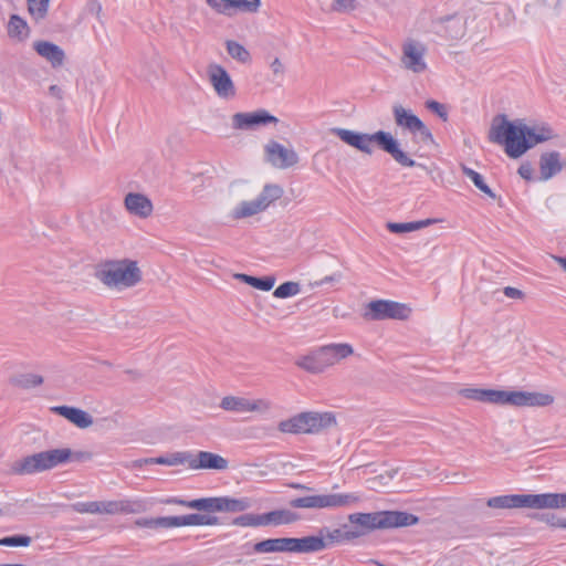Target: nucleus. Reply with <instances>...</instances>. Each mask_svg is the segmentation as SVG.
I'll use <instances>...</instances> for the list:
<instances>
[{
    "instance_id": "obj_56",
    "label": "nucleus",
    "mask_w": 566,
    "mask_h": 566,
    "mask_svg": "<svg viewBox=\"0 0 566 566\" xmlns=\"http://www.w3.org/2000/svg\"><path fill=\"white\" fill-rule=\"evenodd\" d=\"M518 174L522 178L526 180H532L533 178V167L531 164H522L518 168Z\"/></svg>"
},
{
    "instance_id": "obj_41",
    "label": "nucleus",
    "mask_w": 566,
    "mask_h": 566,
    "mask_svg": "<svg viewBox=\"0 0 566 566\" xmlns=\"http://www.w3.org/2000/svg\"><path fill=\"white\" fill-rule=\"evenodd\" d=\"M319 537L325 538V543H327V547L335 543L347 542L345 539L346 528H335L333 531L327 527H323L318 531Z\"/></svg>"
},
{
    "instance_id": "obj_42",
    "label": "nucleus",
    "mask_w": 566,
    "mask_h": 566,
    "mask_svg": "<svg viewBox=\"0 0 566 566\" xmlns=\"http://www.w3.org/2000/svg\"><path fill=\"white\" fill-rule=\"evenodd\" d=\"M301 292V285L297 282H284L279 285L274 292L273 296L277 298H286L292 297Z\"/></svg>"
},
{
    "instance_id": "obj_17",
    "label": "nucleus",
    "mask_w": 566,
    "mask_h": 566,
    "mask_svg": "<svg viewBox=\"0 0 566 566\" xmlns=\"http://www.w3.org/2000/svg\"><path fill=\"white\" fill-rule=\"evenodd\" d=\"M279 119L266 109H258L251 113H235L232 116V127L240 130L254 129L261 125L276 124Z\"/></svg>"
},
{
    "instance_id": "obj_2",
    "label": "nucleus",
    "mask_w": 566,
    "mask_h": 566,
    "mask_svg": "<svg viewBox=\"0 0 566 566\" xmlns=\"http://www.w3.org/2000/svg\"><path fill=\"white\" fill-rule=\"evenodd\" d=\"M348 521L350 526H343V528H346L345 539L347 542H353L376 530L415 525L418 523L419 518L407 512L379 511L373 513H352L348 515Z\"/></svg>"
},
{
    "instance_id": "obj_26",
    "label": "nucleus",
    "mask_w": 566,
    "mask_h": 566,
    "mask_svg": "<svg viewBox=\"0 0 566 566\" xmlns=\"http://www.w3.org/2000/svg\"><path fill=\"white\" fill-rule=\"evenodd\" d=\"M172 527L192 525H217L219 518L214 515L192 513L181 516H171Z\"/></svg>"
},
{
    "instance_id": "obj_40",
    "label": "nucleus",
    "mask_w": 566,
    "mask_h": 566,
    "mask_svg": "<svg viewBox=\"0 0 566 566\" xmlns=\"http://www.w3.org/2000/svg\"><path fill=\"white\" fill-rule=\"evenodd\" d=\"M146 510L143 500H118V514H138Z\"/></svg>"
},
{
    "instance_id": "obj_30",
    "label": "nucleus",
    "mask_w": 566,
    "mask_h": 566,
    "mask_svg": "<svg viewBox=\"0 0 566 566\" xmlns=\"http://www.w3.org/2000/svg\"><path fill=\"white\" fill-rule=\"evenodd\" d=\"M252 502L249 497L220 496L219 512L239 513L249 510Z\"/></svg>"
},
{
    "instance_id": "obj_50",
    "label": "nucleus",
    "mask_w": 566,
    "mask_h": 566,
    "mask_svg": "<svg viewBox=\"0 0 566 566\" xmlns=\"http://www.w3.org/2000/svg\"><path fill=\"white\" fill-rule=\"evenodd\" d=\"M73 507L78 513L101 514L99 501L80 502Z\"/></svg>"
},
{
    "instance_id": "obj_22",
    "label": "nucleus",
    "mask_w": 566,
    "mask_h": 566,
    "mask_svg": "<svg viewBox=\"0 0 566 566\" xmlns=\"http://www.w3.org/2000/svg\"><path fill=\"white\" fill-rule=\"evenodd\" d=\"M51 412L67 419L71 423L81 429H86L93 424V418L86 411L71 406H54L50 408Z\"/></svg>"
},
{
    "instance_id": "obj_28",
    "label": "nucleus",
    "mask_w": 566,
    "mask_h": 566,
    "mask_svg": "<svg viewBox=\"0 0 566 566\" xmlns=\"http://www.w3.org/2000/svg\"><path fill=\"white\" fill-rule=\"evenodd\" d=\"M169 503H176L179 505L187 506L192 510L205 511V512H219L220 496L218 497H202L191 501L174 499L168 501Z\"/></svg>"
},
{
    "instance_id": "obj_35",
    "label": "nucleus",
    "mask_w": 566,
    "mask_h": 566,
    "mask_svg": "<svg viewBox=\"0 0 566 566\" xmlns=\"http://www.w3.org/2000/svg\"><path fill=\"white\" fill-rule=\"evenodd\" d=\"M436 222H437L436 219H424V220H420V221L403 222V223L389 222L387 224V228L392 233H405V232L420 230V229L429 227Z\"/></svg>"
},
{
    "instance_id": "obj_23",
    "label": "nucleus",
    "mask_w": 566,
    "mask_h": 566,
    "mask_svg": "<svg viewBox=\"0 0 566 566\" xmlns=\"http://www.w3.org/2000/svg\"><path fill=\"white\" fill-rule=\"evenodd\" d=\"M565 169L564 163L560 160V154L556 150L543 153L539 157V179L546 181L562 169Z\"/></svg>"
},
{
    "instance_id": "obj_20",
    "label": "nucleus",
    "mask_w": 566,
    "mask_h": 566,
    "mask_svg": "<svg viewBox=\"0 0 566 566\" xmlns=\"http://www.w3.org/2000/svg\"><path fill=\"white\" fill-rule=\"evenodd\" d=\"M289 553H316L322 552L327 548V543H325L324 537L315 536H305L302 538L289 537Z\"/></svg>"
},
{
    "instance_id": "obj_51",
    "label": "nucleus",
    "mask_w": 566,
    "mask_h": 566,
    "mask_svg": "<svg viewBox=\"0 0 566 566\" xmlns=\"http://www.w3.org/2000/svg\"><path fill=\"white\" fill-rule=\"evenodd\" d=\"M355 0H335L332 9L336 12H349L355 9Z\"/></svg>"
},
{
    "instance_id": "obj_31",
    "label": "nucleus",
    "mask_w": 566,
    "mask_h": 566,
    "mask_svg": "<svg viewBox=\"0 0 566 566\" xmlns=\"http://www.w3.org/2000/svg\"><path fill=\"white\" fill-rule=\"evenodd\" d=\"M44 379L41 375L33 373L17 374L10 377L9 382L13 387L20 389H31L43 384Z\"/></svg>"
},
{
    "instance_id": "obj_54",
    "label": "nucleus",
    "mask_w": 566,
    "mask_h": 566,
    "mask_svg": "<svg viewBox=\"0 0 566 566\" xmlns=\"http://www.w3.org/2000/svg\"><path fill=\"white\" fill-rule=\"evenodd\" d=\"M93 458V453L90 451H73L71 450L70 462H85Z\"/></svg>"
},
{
    "instance_id": "obj_24",
    "label": "nucleus",
    "mask_w": 566,
    "mask_h": 566,
    "mask_svg": "<svg viewBox=\"0 0 566 566\" xmlns=\"http://www.w3.org/2000/svg\"><path fill=\"white\" fill-rule=\"evenodd\" d=\"M436 24L438 32H443L451 40L460 39L465 33V21L458 14L439 19Z\"/></svg>"
},
{
    "instance_id": "obj_6",
    "label": "nucleus",
    "mask_w": 566,
    "mask_h": 566,
    "mask_svg": "<svg viewBox=\"0 0 566 566\" xmlns=\"http://www.w3.org/2000/svg\"><path fill=\"white\" fill-rule=\"evenodd\" d=\"M486 504L492 509L566 510V493L499 495L490 497Z\"/></svg>"
},
{
    "instance_id": "obj_10",
    "label": "nucleus",
    "mask_w": 566,
    "mask_h": 566,
    "mask_svg": "<svg viewBox=\"0 0 566 566\" xmlns=\"http://www.w3.org/2000/svg\"><path fill=\"white\" fill-rule=\"evenodd\" d=\"M284 193L281 186L266 184L258 198L239 202L230 212L232 220H241L265 211L271 203L279 200Z\"/></svg>"
},
{
    "instance_id": "obj_5",
    "label": "nucleus",
    "mask_w": 566,
    "mask_h": 566,
    "mask_svg": "<svg viewBox=\"0 0 566 566\" xmlns=\"http://www.w3.org/2000/svg\"><path fill=\"white\" fill-rule=\"evenodd\" d=\"M95 277L109 289H128L142 281V271L136 261L129 259L107 260L95 271Z\"/></svg>"
},
{
    "instance_id": "obj_14",
    "label": "nucleus",
    "mask_w": 566,
    "mask_h": 566,
    "mask_svg": "<svg viewBox=\"0 0 566 566\" xmlns=\"http://www.w3.org/2000/svg\"><path fill=\"white\" fill-rule=\"evenodd\" d=\"M395 122L397 126L408 129L410 133H419L422 142H432L433 136L430 129L423 124V122L412 114L411 112L403 108L401 105H395L392 108Z\"/></svg>"
},
{
    "instance_id": "obj_7",
    "label": "nucleus",
    "mask_w": 566,
    "mask_h": 566,
    "mask_svg": "<svg viewBox=\"0 0 566 566\" xmlns=\"http://www.w3.org/2000/svg\"><path fill=\"white\" fill-rule=\"evenodd\" d=\"M71 449H51L14 461L10 467V473L14 475H30L48 471L57 465L70 462Z\"/></svg>"
},
{
    "instance_id": "obj_8",
    "label": "nucleus",
    "mask_w": 566,
    "mask_h": 566,
    "mask_svg": "<svg viewBox=\"0 0 566 566\" xmlns=\"http://www.w3.org/2000/svg\"><path fill=\"white\" fill-rule=\"evenodd\" d=\"M353 354L354 348L350 344L333 343L324 345L313 354L302 357L297 361V366L308 373L319 374L328 367H332L340 360L352 356Z\"/></svg>"
},
{
    "instance_id": "obj_47",
    "label": "nucleus",
    "mask_w": 566,
    "mask_h": 566,
    "mask_svg": "<svg viewBox=\"0 0 566 566\" xmlns=\"http://www.w3.org/2000/svg\"><path fill=\"white\" fill-rule=\"evenodd\" d=\"M32 538L28 535H13L0 538V546H29Z\"/></svg>"
},
{
    "instance_id": "obj_37",
    "label": "nucleus",
    "mask_w": 566,
    "mask_h": 566,
    "mask_svg": "<svg viewBox=\"0 0 566 566\" xmlns=\"http://www.w3.org/2000/svg\"><path fill=\"white\" fill-rule=\"evenodd\" d=\"M226 49L228 54L235 61L248 64L251 62L250 52L239 42L233 40L226 41Z\"/></svg>"
},
{
    "instance_id": "obj_49",
    "label": "nucleus",
    "mask_w": 566,
    "mask_h": 566,
    "mask_svg": "<svg viewBox=\"0 0 566 566\" xmlns=\"http://www.w3.org/2000/svg\"><path fill=\"white\" fill-rule=\"evenodd\" d=\"M218 13L232 17L231 0H206Z\"/></svg>"
},
{
    "instance_id": "obj_18",
    "label": "nucleus",
    "mask_w": 566,
    "mask_h": 566,
    "mask_svg": "<svg viewBox=\"0 0 566 566\" xmlns=\"http://www.w3.org/2000/svg\"><path fill=\"white\" fill-rule=\"evenodd\" d=\"M229 462L223 457L209 451H199L196 455L190 452V469L192 470H218L223 471Z\"/></svg>"
},
{
    "instance_id": "obj_44",
    "label": "nucleus",
    "mask_w": 566,
    "mask_h": 566,
    "mask_svg": "<svg viewBox=\"0 0 566 566\" xmlns=\"http://www.w3.org/2000/svg\"><path fill=\"white\" fill-rule=\"evenodd\" d=\"M233 525L243 527L263 526L262 514H243L232 521Z\"/></svg>"
},
{
    "instance_id": "obj_60",
    "label": "nucleus",
    "mask_w": 566,
    "mask_h": 566,
    "mask_svg": "<svg viewBox=\"0 0 566 566\" xmlns=\"http://www.w3.org/2000/svg\"><path fill=\"white\" fill-rule=\"evenodd\" d=\"M338 279H339V275H327V276L323 277V279L318 282V285H323V284L332 283V282L338 281Z\"/></svg>"
},
{
    "instance_id": "obj_46",
    "label": "nucleus",
    "mask_w": 566,
    "mask_h": 566,
    "mask_svg": "<svg viewBox=\"0 0 566 566\" xmlns=\"http://www.w3.org/2000/svg\"><path fill=\"white\" fill-rule=\"evenodd\" d=\"M533 517L539 522L545 523L546 525L553 528H562L564 517L559 516L555 513H537L534 514Z\"/></svg>"
},
{
    "instance_id": "obj_61",
    "label": "nucleus",
    "mask_w": 566,
    "mask_h": 566,
    "mask_svg": "<svg viewBox=\"0 0 566 566\" xmlns=\"http://www.w3.org/2000/svg\"><path fill=\"white\" fill-rule=\"evenodd\" d=\"M146 460H150V458L139 459L134 461L133 467L134 468H142L143 465H150L151 463L145 462Z\"/></svg>"
},
{
    "instance_id": "obj_57",
    "label": "nucleus",
    "mask_w": 566,
    "mask_h": 566,
    "mask_svg": "<svg viewBox=\"0 0 566 566\" xmlns=\"http://www.w3.org/2000/svg\"><path fill=\"white\" fill-rule=\"evenodd\" d=\"M503 293L510 298H522L524 296V293L521 290L512 286L504 287Z\"/></svg>"
},
{
    "instance_id": "obj_48",
    "label": "nucleus",
    "mask_w": 566,
    "mask_h": 566,
    "mask_svg": "<svg viewBox=\"0 0 566 566\" xmlns=\"http://www.w3.org/2000/svg\"><path fill=\"white\" fill-rule=\"evenodd\" d=\"M426 108L436 114L443 122H447L449 118L448 107L442 103H439L434 99H429L426 102Z\"/></svg>"
},
{
    "instance_id": "obj_59",
    "label": "nucleus",
    "mask_w": 566,
    "mask_h": 566,
    "mask_svg": "<svg viewBox=\"0 0 566 566\" xmlns=\"http://www.w3.org/2000/svg\"><path fill=\"white\" fill-rule=\"evenodd\" d=\"M543 6L553 8L554 10L558 9L560 4V0H538Z\"/></svg>"
},
{
    "instance_id": "obj_16",
    "label": "nucleus",
    "mask_w": 566,
    "mask_h": 566,
    "mask_svg": "<svg viewBox=\"0 0 566 566\" xmlns=\"http://www.w3.org/2000/svg\"><path fill=\"white\" fill-rule=\"evenodd\" d=\"M266 160L275 168L286 169L298 163V155L295 150L289 149L275 140L264 146Z\"/></svg>"
},
{
    "instance_id": "obj_13",
    "label": "nucleus",
    "mask_w": 566,
    "mask_h": 566,
    "mask_svg": "<svg viewBox=\"0 0 566 566\" xmlns=\"http://www.w3.org/2000/svg\"><path fill=\"white\" fill-rule=\"evenodd\" d=\"M209 83L213 87L218 97L222 99H232L235 94V85L228 71L220 64L212 63L207 69Z\"/></svg>"
},
{
    "instance_id": "obj_32",
    "label": "nucleus",
    "mask_w": 566,
    "mask_h": 566,
    "mask_svg": "<svg viewBox=\"0 0 566 566\" xmlns=\"http://www.w3.org/2000/svg\"><path fill=\"white\" fill-rule=\"evenodd\" d=\"M145 462L168 467L188 464V467L190 468V452H174L168 455L150 458V460H146Z\"/></svg>"
},
{
    "instance_id": "obj_39",
    "label": "nucleus",
    "mask_w": 566,
    "mask_h": 566,
    "mask_svg": "<svg viewBox=\"0 0 566 566\" xmlns=\"http://www.w3.org/2000/svg\"><path fill=\"white\" fill-rule=\"evenodd\" d=\"M463 174L471 179V181L474 184V186L480 189L483 193H485L491 199H496L495 193L491 190V188L485 184L484 178L482 175H480L478 171L463 166L462 167Z\"/></svg>"
},
{
    "instance_id": "obj_64",
    "label": "nucleus",
    "mask_w": 566,
    "mask_h": 566,
    "mask_svg": "<svg viewBox=\"0 0 566 566\" xmlns=\"http://www.w3.org/2000/svg\"><path fill=\"white\" fill-rule=\"evenodd\" d=\"M0 566H25L22 564H0Z\"/></svg>"
},
{
    "instance_id": "obj_25",
    "label": "nucleus",
    "mask_w": 566,
    "mask_h": 566,
    "mask_svg": "<svg viewBox=\"0 0 566 566\" xmlns=\"http://www.w3.org/2000/svg\"><path fill=\"white\" fill-rule=\"evenodd\" d=\"M35 52L45 59L53 67H60L64 63V51L56 44L49 41H36L33 44Z\"/></svg>"
},
{
    "instance_id": "obj_3",
    "label": "nucleus",
    "mask_w": 566,
    "mask_h": 566,
    "mask_svg": "<svg viewBox=\"0 0 566 566\" xmlns=\"http://www.w3.org/2000/svg\"><path fill=\"white\" fill-rule=\"evenodd\" d=\"M331 133L337 136L345 144L357 150L371 155L375 143L380 149L388 153L399 165L403 167H415L416 161L411 159L399 146L397 139L388 132L378 130L374 134L359 133L346 128L334 127Z\"/></svg>"
},
{
    "instance_id": "obj_43",
    "label": "nucleus",
    "mask_w": 566,
    "mask_h": 566,
    "mask_svg": "<svg viewBox=\"0 0 566 566\" xmlns=\"http://www.w3.org/2000/svg\"><path fill=\"white\" fill-rule=\"evenodd\" d=\"M260 6V0H231L232 15L235 14L237 11L251 13L258 12Z\"/></svg>"
},
{
    "instance_id": "obj_11",
    "label": "nucleus",
    "mask_w": 566,
    "mask_h": 566,
    "mask_svg": "<svg viewBox=\"0 0 566 566\" xmlns=\"http://www.w3.org/2000/svg\"><path fill=\"white\" fill-rule=\"evenodd\" d=\"M411 310L402 304L389 300H376L366 305L363 317L366 321L407 319Z\"/></svg>"
},
{
    "instance_id": "obj_62",
    "label": "nucleus",
    "mask_w": 566,
    "mask_h": 566,
    "mask_svg": "<svg viewBox=\"0 0 566 566\" xmlns=\"http://www.w3.org/2000/svg\"><path fill=\"white\" fill-rule=\"evenodd\" d=\"M554 260L566 271V256H554Z\"/></svg>"
},
{
    "instance_id": "obj_52",
    "label": "nucleus",
    "mask_w": 566,
    "mask_h": 566,
    "mask_svg": "<svg viewBox=\"0 0 566 566\" xmlns=\"http://www.w3.org/2000/svg\"><path fill=\"white\" fill-rule=\"evenodd\" d=\"M101 514H118V501H99Z\"/></svg>"
},
{
    "instance_id": "obj_1",
    "label": "nucleus",
    "mask_w": 566,
    "mask_h": 566,
    "mask_svg": "<svg viewBox=\"0 0 566 566\" xmlns=\"http://www.w3.org/2000/svg\"><path fill=\"white\" fill-rule=\"evenodd\" d=\"M555 136L547 124L534 127L523 123L515 125L509 122L505 115L494 117L489 130V140L504 146L506 155L511 158H518L530 148Z\"/></svg>"
},
{
    "instance_id": "obj_19",
    "label": "nucleus",
    "mask_w": 566,
    "mask_h": 566,
    "mask_svg": "<svg viewBox=\"0 0 566 566\" xmlns=\"http://www.w3.org/2000/svg\"><path fill=\"white\" fill-rule=\"evenodd\" d=\"M303 415L306 434H318L336 424V418L333 412L306 411Z\"/></svg>"
},
{
    "instance_id": "obj_27",
    "label": "nucleus",
    "mask_w": 566,
    "mask_h": 566,
    "mask_svg": "<svg viewBox=\"0 0 566 566\" xmlns=\"http://www.w3.org/2000/svg\"><path fill=\"white\" fill-rule=\"evenodd\" d=\"M263 526L265 525H286L300 520V515L290 510H274L262 514Z\"/></svg>"
},
{
    "instance_id": "obj_12",
    "label": "nucleus",
    "mask_w": 566,
    "mask_h": 566,
    "mask_svg": "<svg viewBox=\"0 0 566 566\" xmlns=\"http://www.w3.org/2000/svg\"><path fill=\"white\" fill-rule=\"evenodd\" d=\"M427 49L424 44L419 41L409 39L401 45L400 64L407 71L416 74H421L427 70L426 62Z\"/></svg>"
},
{
    "instance_id": "obj_58",
    "label": "nucleus",
    "mask_w": 566,
    "mask_h": 566,
    "mask_svg": "<svg viewBox=\"0 0 566 566\" xmlns=\"http://www.w3.org/2000/svg\"><path fill=\"white\" fill-rule=\"evenodd\" d=\"M49 93H50V95H52L53 97H55L57 99H62L63 98V91L57 85H51L49 87Z\"/></svg>"
},
{
    "instance_id": "obj_9",
    "label": "nucleus",
    "mask_w": 566,
    "mask_h": 566,
    "mask_svg": "<svg viewBox=\"0 0 566 566\" xmlns=\"http://www.w3.org/2000/svg\"><path fill=\"white\" fill-rule=\"evenodd\" d=\"M361 500L358 492L331 493L295 497L290 501V505L295 509H340L356 506Z\"/></svg>"
},
{
    "instance_id": "obj_45",
    "label": "nucleus",
    "mask_w": 566,
    "mask_h": 566,
    "mask_svg": "<svg viewBox=\"0 0 566 566\" xmlns=\"http://www.w3.org/2000/svg\"><path fill=\"white\" fill-rule=\"evenodd\" d=\"M49 8V0H28V10L35 20L45 17Z\"/></svg>"
},
{
    "instance_id": "obj_36",
    "label": "nucleus",
    "mask_w": 566,
    "mask_h": 566,
    "mask_svg": "<svg viewBox=\"0 0 566 566\" xmlns=\"http://www.w3.org/2000/svg\"><path fill=\"white\" fill-rule=\"evenodd\" d=\"M8 34L10 38L24 40L29 35V27L21 17L12 14L8 23Z\"/></svg>"
},
{
    "instance_id": "obj_53",
    "label": "nucleus",
    "mask_w": 566,
    "mask_h": 566,
    "mask_svg": "<svg viewBox=\"0 0 566 566\" xmlns=\"http://www.w3.org/2000/svg\"><path fill=\"white\" fill-rule=\"evenodd\" d=\"M86 10L90 14L94 15L97 20H101L102 4L98 0L87 1Z\"/></svg>"
},
{
    "instance_id": "obj_34",
    "label": "nucleus",
    "mask_w": 566,
    "mask_h": 566,
    "mask_svg": "<svg viewBox=\"0 0 566 566\" xmlns=\"http://www.w3.org/2000/svg\"><path fill=\"white\" fill-rule=\"evenodd\" d=\"M234 279L251 285L254 289L261 290V291H270L273 289L275 283V277L272 275L263 276V277H256L243 273H237L234 274Z\"/></svg>"
},
{
    "instance_id": "obj_29",
    "label": "nucleus",
    "mask_w": 566,
    "mask_h": 566,
    "mask_svg": "<svg viewBox=\"0 0 566 566\" xmlns=\"http://www.w3.org/2000/svg\"><path fill=\"white\" fill-rule=\"evenodd\" d=\"M289 537L268 538L253 546V551L259 554L265 553H289Z\"/></svg>"
},
{
    "instance_id": "obj_33",
    "label": "nucleus",
    "mask_w": 566,
    "mask_h": 566,
    "mask_svg": "<svg viewBox=\"0 0 566 566\" xmlns=\"http://www.w3.org/2000/svg\"><path fill=\"white\" fill-rule=\"evenodd\" d=\"M277 429L283 433L306 434L303 412L280 421Z\"/></svg>"
},
{
    "instance_id": "obj_63",
    "label": "nucleus",
    "mask_w": 566,
    "mask_h": 566,
    "mask_svg": "<svg viewBox=\"0 0 566 566\" xmlns=\"http://www.w3.org/2000/svg\"><path fill=\"white\" fill-rule=\"evenodd\" d=\"M292 488L297 490H308V488L303 484H292Z\"/></svg>"
},
{
    "instance_id": "obj_15",
    "label": "nucleus",
    "mask_w": 566,
    "mask_h": 566,
    "mask_svg": "<svg viewBox=\"0 0 566 566\" xmlns=\"http://www.w3.org/2000/svg\"><path fill=\"white\" fill-rule=\"evenodd\" d=\"M220 408L233 412H268L272 405L266 399L250 400L244 397L226 396L220 401Z\"/></svg>"
},
{
    "instance_id": "obj_4",
    "label": "nucleus",
    "mask_w": 566,
    "mask_h": 566,
    "mask_svg": "<svg viewBox=\"0 0 566 566\" xmlns=\"http://www.w3.org/2000/svg\"><path fill=\"white\" fill-rule=\"evenodd\" d=\"M460 395L470 400L514 407H546L554 402L552 395L521 390L463 388Z\"/></svg>"
},
{
    "instance_id": "obj_55",
    "label": "nucleus",
    "mask_w": 566,
    "mask_h": 566,
    "mask_svg": "<svg viewBox=\"0 0 566 566\" xmlns=\"http://www.w3.org/2000/svg\"><path fill=\"white\" fill-rule=\"evenodd\" d=\"M270 69H271V71H272L274 76H281L282 77L284 75L285 67H284V64L282 63V61L279 57H275L271 62Z\"/></svg>"
},
{
    "instance_id": "obj_21",
    "label": "nucleus",
    "mask_w": 566,
    "mask_h": 566,
    "mask_svg": "<svg viewBox=\"0 0 566 566\" xmlns=\"http://www.w3.org/2000/svg\"><path fill=\"white\" fill-rule=\"evenodd\" d=\"M126 210L136 217L148 218L154 210L150 199L139 192H128L124 199Z\"/></svg>"
},
{
    "instance_id": "obj_38",
    "label": "nucleus",
    "mask_w": 566,
    "mask_h": 566,
    "mask_svg": "<svg viewBox=\"0 0 566 566\" xmlns=\"http://www.w3.org/2000/svg\"><path fill=\"white\" fill-rule=\"evenodd\" d=\"M135 525L146 528H172L171 516L142 517L135 521Z\"/></svg>"
}]
</instances>
